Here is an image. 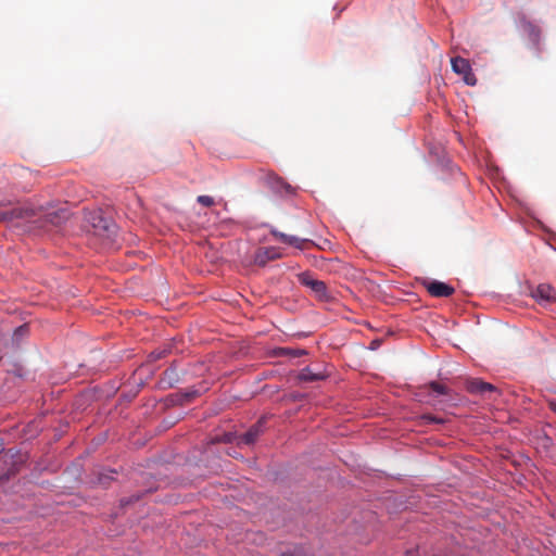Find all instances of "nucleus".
<instances>
[{
  "instance_id": "6ab92c4d",
  "label": "nucleus",
  "mask_w": 556,
  "mask_h": 556,
  "mask_svg": "<svg viewBox=\"0 0 556 556\" xmlns=\"http://www.w3.org/2000/svg\"><path fill=\"white\" fill-rule=\"evenodd\" d=\"M281 556H305L304 552L300 547H294L292 551H288L281 554Z\"/></svg>"
},
{
  "instance_id": "20e7f679",
  "label": "nucleus",
  "mask_w": 556,
  "mask_h": 556,
  "mask_svg": "<svg viewBox=\"0 0 556 556\" xmlns=\"http://www.w3.org/2000/svg\"><path fill=\"white\" fill-rule=\"evenodd\" d=\"M451 65L452 70L457 75H460L468 86H475L477 84V78L472 73L471 65L467 59L462 56L452 58Z\"/></svg>"
},
{
  "instance_id": "aec40b11",
  "label": "nucleus",
  "mask_w": 556,
  "mask_h": 556,
  "mask_svg": "<svg viewBox=\"0 0 556 556\" xmlns=\"http://www.w3.org/2000/svg\"><path fill=\"white\" fill-rule=\"evenodd\" d=\"M549 407H551V409H552L554 413H556V401H555V402H551V403H549Z\"/></svg>"
},
{
  "instance_id": "9b49d317",
  "label": "nucleus",
  "mask_w": 556,
  "mask_h": 556,
  "mask_svg": "<svg viewBox=\"0 0 556 556\" xmlns=\"http://www.w3.org/2000/svg\"><path fill=\"white\" fill-rule=\"evenodd\" d=\"M264 419H260L241 438L240 442L247 445L253 444L263 432Z\"/></svg>"
},
{
  "instance_id": "f03ea898",
  "label": "nucleus",
  "mask_w": 556,
  "mask_h": 556,
  "mask_svg": "<svg viewBox=\"0 0 556 556\" xmlns=\"http://www.w3.org/2000/svg\"><path fill=\"white\" fill-rule=\"evenodd\" d=\"M36 217H41V215L28 205L3 210L0 212V220L15 223L16 225H20V222L22 220L29 222Z\"/></svg>"
},
{
  "instance_id": "2eb2a0df",
  "label": "nucleus",
  "mask_w": 556,
  "mask_h": 556,
  "mask_svg": "<svg viewBox=\"0 0 556 556\" xmlns=\"http://www.w3.org/2000/svg\"><path fill=\"white\" fill-rule=\"evenodd\" d=\"M446 422L445 418L432 415V414H424L419 417V425L426 426L430 424L434 425H443Z\"/></svg>"
},
{
  "instance_id": "423d86ee",
  "label": "nucleus",
  "mask_w": 556,
  "mask_h": 556,
  "mask_svg": "<svg viewBox=\"0 0 556 556\" xmlns=\"http://www.w3.org/2000/svg\"><path fill=\"white\" fill-rule=\"evenodd\" d=\"M425 286L429 294L434 298H448L455 292L452 286L438 280L429 281Z\"/></svg>"
},
{
  "instance_id": "4468645a",
  "label": "nucleus",
  "mask_w": 556,
  "mask_h": 556,
  "mask_svg": "<svg viewBox=\"0 0 556 556\" xmlns=\"http://www.w3.org/2000/svg\"><path fill=\"white\" fill-rule=\"evenodd\" d=\"M431 390L432 392L437 393V394H441V395H450L451 394V390L445 387L444 384L442 383H439L437 381H431L430 383H428L427 386L422 387L421 390Z\"/></svg>"
},
{
  "instance_id": "ddd939ff",
  "label": "nucleus",
  "mask_w": 556,
  "mask_h": 556,
  "mask_svg": "<svg viewBox=\"0 0 556 556\" xmlns=\"http://www.w3.org/2000/svg\"><path fill=\"white\" fill-rule=\"evenodd\" d=\"M325 375L323 372H315L312 368L305 367L299 374V379L301 381H318L325 379Z\"/></svg>"
},
{
  "instance_id": "4be33fe9",
  "label": "nucleus",
  "mask_w": 556,
  "mask_h": 556,
  "mask_svg": "<svg viewBox=\"0 0 556 556\" xmlns=\"http://www.w3.org/2000/svg\"><path fill=\"white\" fill-rule=\"evenodd\" d=\"M99 481H100V483H102V484H104V483H105V481H104V478H103V477H100V478H99Z\"/></svg>"
},
{
  "instance_id": "0eeeda50",
  "label": "nucleus",
  "mask_w": 556,
  "mask_h": 556,
  "mask_svg": "<svg viewBox=\"0 0 556 556\" xmlns=\"http://www.w3.org/2000/svg\"><path fill=\"white\" fill-rule=\"evenodd\" d=\"M466 390L471 394L485 395L486 393H496L497 389L495 386L484 382L480 379H470L466 382Z\"/></svg>"
},
{
  "instance_id": "7ed1b4c3",
  "label": "nucleus",
  "mask_w": 556,
  "mask_h": 556,
  "mask_svg": "<svg viewBox=\"0 0 556 556\" xmlns=\"http://www.w3.org/2000/svg\"><path fill=\"white\" fill-rule=\"evenodd\" d=\"M298 279L301 285L309 288L318 300L327 302L331 299L326 283L321 280L315 279L311 273H302L298 275Z\"/></svg>"
},
{
  "instance_id": "dca6fc26",
  "label": "nucleus",
  "mask_w": 556,
  "mask_h": 556,
  "mask_svg": "<svg viewBox=\"0 0 556 556\" xmlns=\"http://www.w3.org/2000/svg\"><path fill=\"white\" fill-rule=\"evenodd\" d=\"M28 334V326L22 325L14 330L13 340L18 342L23 337Z\"/></svg>"
},
{
  "instance_id": "f257e3e1",
  "label": "nucleus",
  "mask_w": 556,
  "mask_h": 556,
  "mask_svg": "<svg viewBox=\"0 0 556 556\" xmlns=\"http://www.w3.org/2000/svg\"><path fill=\"white\" fill-rule=\"evenodd\" d=\"M88 222L97 236L106 238L111 241L115 240L117 226L110 219L104 218L101 213L90 214Z\"/></svg>"
},
{
  "instance_id": "9d476101",
  "label": "nucleus",
  "mask_w": 556,
  "mask_h": 556,
  "mask_svg": "<svg viewBox=\"0 0 556 556\" xmlns=\"http://www.w3.org/2000/svg\"><path fill=\"white\" fill-rule=\"evenodd\" d=\"M271 235L281 242L287 243L289 245H293L301 250L304 249L305 244L309 242V240L307 239H300L298 237L289 236L278 230H273Z\"/></svg>"
},
{
  "instance_id": "39448f33",
  "label": "nucleus",
  "mask_w": 556,
  "mask_h": 556,
  "mask_svg": "<svg viewBox=\"0 0 556 556\" xmlns=\"http://www.w3.org/2000/svg\"><path fill=\"white\" fill-rule=\"evenodd\" d=\"M266 184L277 194L289 195L294 193V188L273 172L266 175Z\"/></svg>"
},
{
  "instance_id": "6e6552de",
  "label": "nucleus",
  "mask_w": 556,
  "mask_h": 556,
  "mask_svg": "<svg viewBox=\"0 0 556 556\" xmlns=\"http://www.w3.org/2000/svg\"><path fill=\"white\" fill-rule=\"evenodd\" d=\"M532 296L540 303H551L556 301V291L551 285L541 283L532 292Z\"/></svg>"
},
{
  "instance_id": "f8f14e48",
  "label": "nucleus",
  "mask_w": 556,
  "mask_h": 556,
  "mask_svg": "<svg viewBox=\"0 0 556 556\" xmlns=\"http://www.w3.org/2000/svg\"><path fill=\"white\" fill-rule=\"evenodd\" d=\"M42 217L46 223H49L53 226H60L67 219L68 213L66 210H59V211L48 212Z\"/></svg>"
},
{
  "instance_id": "f3484780",
  "label": "nucleus",
  "mask_w": 556,
  "mask_h": 556,
  "mask_svg": "<svg viewBox=\"0 0 556 556\" xmlns=\"http://www.w3.org/2000/svg\"><path fill=\"white\" fill-rule=\"evenodd\" d=\"M197 201L201 205L206 206V207L213 206L215 203L214 199L210 195H199Z\"/></svg>"
},
{
  "instance_id": "a211bd4d",
  "label": "nucleus",
  "mask_w": 556,
  "mask_h": 556,
  "mask_svg": "<svg viewBox=\"0 0 556 556\" xmlns=\"http://www.w3.org/2000/svg\"><path fill=\"white\" fill-rule=\"evenodd\" d=\"M285 354H288L292 357H299L301 355L306 354L304 350H291V349H282L281 350Z\"/></svg>"
},
{
  "instance_id": "1a4fd4ad",
  "label": "nucleus",
  "mask_w": 556,
  "mask_h": 556,
  "mask_svg": "<svg viewBox=\"0 0 556 556\" xmlns=\"http://www.w3.org/2000/svg\"><path fill=\"white\" fill-rule=\"evenodd\" d=\"M281 255L275 248H261L256 251L254 261L257 265L264 266L267 262L279 258Z\"/></svg>"
},
{
  "instance_id": "5701e85b",
  "label": "nucleus",
  "mask_w": 556,
  "mask_h": 556,
  "mask_svg": "<svg viewBox=\"0 0 556 556\" xmlns=\"http://www.w3.org/2000/svg\"><path fill=\"white\" fill-rule=\"evenodd\" d=\"M428 403L432 404V406H435V405H437V403H434V402H430V401H429Z\"/></svg>"
},
{
  "instance_id": "412c9836",
  "label": "nucleus",
  "mask_w": 556,
  "mask_h": 556,
  "mask_svg": "<svg viewBox=\"0 0 556 556\" xmlns=\"http://www.w3.org/2000/svg\"><path fill=\"white\" fill-rule=\"evenodd\" d=\"M26 175H31V172L28 170V169H23L22 170V176L25 177Z\"/></svg>"
}]
</instances>
